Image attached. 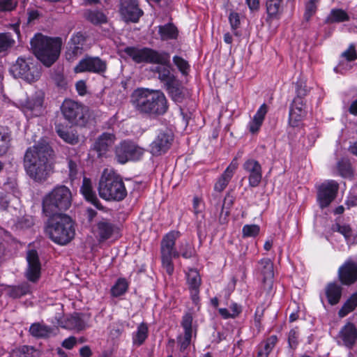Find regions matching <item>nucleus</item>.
<instances>
[{
	"instance_id": "4468645a",
	"label": "nucleus",
	"mask_w": 357,
	"mask_h": 357,
	"mask_svg": "<svg viewBox=\"0 0 357 357\" xmlns=\"http://www.w3.org/2000/svg\"><path fill=\"white\" fill-rule=\"evenodd\" d=\"M339 188L337 182L328 181L319 185L317 192V200L321 208L327 207L335 198Z\"/></svg>"
},
{
	"instance_id": "0e129e2a",
	"label": "nucleus",
	"mask_w": 357,
	"mask_h": 357,
	"mask_svg": "<svg viewBox=\"0 0 357 357\" xmlns=\"http://www.w3.org/2000/svg\"><path fill=\"white\" fill-rule=\"evenodd\" d=\"M296 91L297 94L296 97L303 98V97L306 96L307 93V89L306 88L305 83L302 80L297 82L296 84Z\"/></svg>"
},
{
	"instance_id": "f8f14e48",
	"label": "nucleus",
	"mask_w": 357,
	"mask_h": 357,
	"mask_svg": "<svg viewBox=\"0 0 357 357\" xmlns=\"http://www.w3.org/2000/svg\"><path fill=\"white\" fill-rule=\"evenodd\" d=\"M107 68L106 61L101 59L98 56H86L81 59L75 67L74 71L79 73H92L98 75L104 74Z\"/></svg>"
},
{
	"instance_id": "e2e57ef3",
	"label": "nucleus",
	"mask_w": 357,
	"mask_h": 357,
	"mask_svg": "<svg viewBox=\"0 0 357 357\" xmlns=\"http://www.w3.org/2000/svg\"><path fill=\"white\" fill-rule=\"evenodd\" d=\"M342 56L349 61H354L356 59L357 54L354 46L351 45L349 47L342 53Z\"/></svg>"
},
{
	"instance_id": "79ce46f5",
	"label": "nucleus",
	"mask_w": 357,
	"mask_h": 357,
	"mask_svg": "<svg viewBox=\"0 0 357 357\" xmlns=\"http://www.w3.org/2000/svg\"><path fill=\"white\" fill-rule=\"evenodd\" d=\"M331 230L334 232L336 231L342 234L347 243H354L351 239L352 229L349 225H341L339 223H335L332 225Z\"/></svg>"
},
{
	"instance_id": "f3484780",
	"label": "nucleus",
	"mask_w": 357,
	"mask_h": 357,
	"mask_svg": "<svg viewBox=\"0 0 357 357\" xmlns=\"http://www.w3.org/2000/svg\"><path fill=\"white\" fill-rule=\"evenodd\" d=\"M120 13L126 21L137 22L143 15L137 0H121Z\"/></svg>"
},
{
	"instance_id": "49530a36",
	"label": "nucleus",
	"mask_w": 357,
	"mask_h": 357,
	"mask_svg": "<svg viewBox=\"0 0 357 357\" xmlns=\"http://www.w3.org/2000/svg\"><path fill=\"white\" fill-rule=\"evenodd\" d=\"M349 19L347 13L342 9H335L331 13L328 20L330 22H340L348 21Z\"/></svg>"
},
{
	"instance_id": "423d86ee",
	"label": "nucleus",
	"mask_w": 357,
	"mask_h": 357,
	"mask_svg": "<svg viewBox=\"0 0 357 357\" xmlns=\"http://www.w3.org/2000/svg\"><path fill=\"white\" fill-rule=\"evenodd\" d=\"M100 197L106 201H122L127 190L121 176L113 169L103 170L98 184Z\"/></svg>"
},
{
	"instance_id": "6ab92c4d",
	"label": "nucleus",
	"mask_w": 357,
	"mask_h": 357,
	"mask_svg": "<svg viewBox=\"0 0 357 357\" xmlns=\"http://www.w3.org/2000/svg\"><path fill=\"white\" fill-rule=\"evenodd\" d=\"M22 107L26 116H39L43 114L44 111L43 98L38 94L32 96L22 102Z\"/></svg>"
},
{
	"instance_id": "39448f33",
	"label": "nucleus",
	"mask_w": 357,
	"mask_h": 357,
	"mask_svg": "<svg viewBox=\"0 0 357 357\" xmlns=\"http://www.w3.org/2000/svg\"><path fill=\"white\" fill-rule=\"evenodd\" d=\"M49 218L45 233L49 238L59 245H66L75 236V228L70 216L65 213L46 215Z\"/></svg>"
},
{
	"instance_id": "c756f323",
	"label": "nucleus",
	"mask_w": 357,
	"mask_h": 357,
	"mask_svg": "<svg viewBox=\"0 0 357 357\" xmlns=\"http://www.w3.org/2000/svg\"><path fill=\"white\" fill-rule=\"evenodd\" d=\"M169 64V62L166 65L156 66L152 70L158 74V79L165 84V86L176 79L175 76L170 72Z\"/></svg>"
},
{
	"instance_id": "4c0bfd02",
	"label": "nucleus",
	"mask_w": 357,
	"mask_h": 357,
	"mask_svg": "<svg viewBox=\"0 0 357 357\" xmlns=\"http://www.w3.org/2000/svg\"><path fill=\"white\" fill-rule=\"evenodd\" d=\"M30 333L36 337H47L53 332V330L39 323L33 324L29 328Z\"/></svg>"
},
{
	"instance_id": "774afa93",
	"label": "nucleus",
	"mask_w": 357,
	"mask_h": 357,
	"mask_svg": "<svg viewBox=\"0 0 357 357\" xmlns=\"http://www.w3.org/2000/svg\"><path fill=\"white\" fill-rule=\"evenodd\" d=\"M54 81L57 86L64 89L67 86V81L63 75L60 74H56L54 77Z\"/></svg>"
},
{
	"instance_id": "f257e3e1",
	"label": "nucleus",
	"mask_w": 357,
	"mask_h": 357,
	"mask_svg": "<svg viewBox=\"0 0 357 357\" xmlns=\"http://www.w3.org/2000/svg\"><path fill=\"white\" fill-rule=\"evenodd\" d=\"M54 151L44 140L27 149L24 157V167L27 175L38 183L47 179L53 172Z\"/></svg>"
},
{
	"instance_id": "09e8293b",
	"label": "nucleus",
	"mask_w": 357,
	"mask_h": 357,
	"mask_svg": "<svg viewBox=\"0 0 357 357\" xmlns=\"http://www.w3.org/2000/svg\"><path fill=\"white\" fill-rule=\"evenodd\" d=\"M14 43L15 40L12 38L10 33H0V52L8 50L12 47Z\"/></svg>"
},
{
	"instance_id": "7c9ffc66",
	"label": "nucleus",
	"mask_w": 357,
	"mask_h": 357,
	"mask_svg": "<svg viewBox=\"0 0 357 357\" xmlns=\"http://www.w3.org/2000/svg\"><path fill=\"white\" fill-rule=\"evenodd\" d=\"M278 342L276 335H271L259 345L257 357H268Z\"/></svg>"
},
{
	"instance_id": "13d9d810",
	"label": "nucleus",
	"mask_w": 357,
	"mask_h": 357,
	"mask_svg": "<svg viewBox=\"0 0 357 357\" xmlns=\"http://www.w3.org/2000/svg\"><path fill=\"white\" fill-rule=\"evenodd\" d=\"M305 116H303L301 114L296 113L294 111L290 110L289 112V123L291 127H298L299 126V123L301 121L302 119Z\"/></svg>"
},
{
	"instance_id": "a19ab883",
	"label": "nucleus",
	"mask_w": 357,
	"mask_h": 357,
	"mask_svg": "<svg viewBox=\"0 0 357 357\" xmlns=\"http://www.w3.org/2000/svg\"><path fill=\"white\" fill-rule=\"evenodd\" d=\"M128 288V283L125 278L117 280L114 285L111 289V294L114 297H118L124 294Z\"/></svg>"
},
{
	"instance_id": "a18cd8bd",
	"label": "nucleus",
	"mask_w": 357,
	"mask_h": 357,
	"mask_svg": "<svg viewBox=\"0 0 357 357\" xmlns=\"http://www.w3.org/2000/svg\"><path fill=\"white\" fill-rule=\"evenodd\" d=\"M338 171L340 175L345 178H351L354 172L351 165L348 160H341L337 164Z\"/></svg>"
},
{
	"instance_id": "20e7f679",
	"label": "nucleus",
	"mask_w": 357,
	"mask_h": 357,
	"mask_svg": "<svg viewBox=\"0 0 357 357\" xmlns=\"http://www.w3.org/2000/svg\"><path fill=\"white\" fill-rule=\"evenodd\" d=\"M31 48L36 56L47 67L51 66L60 55L62 40L37 33L31 40Z\"/></svg>"
},
{
	"instance_id": "9b49d317",
	"label": "nucleus",
	"mask_w": 357,
	"mask_h": 357,
	"mask_svg": "<svg viewBox=\"0 0 357 357\" xmlns=\"http://www.w3.org/2000/svg\"><path fill=\"white\" fill-rule=\"evenodd\" d=\"M143 153V149L130 141H123L115 148L116 158L121 164L139 160Z\"/></svg>"
},
{
	"instance_id": "4d7b16f0",
	"label": "nucleus",
	"mask_w": 357,
	"mask_h": 357,
	"mask_svg": "<svg viewBox=\"0 0 357 357\" xmlns=\"http://www.w3.org/2000/svg\"><path fill=\"white\" fill-rule=\"evenodd\" d=\"M123 331V324L122 323H116L112 325L109 334L112 339H118Z\"/></svg>"
},
{
	"instance_id": "c85d7f7f",
	"label": "nucleus",
	"mask_w": 357,
	"mask_h": 357,
	"mask_svg": "<svg viewBox=\"0 0 357 357\" xmlns=\"http://www.w3.org/2000/svg\"><path fill=\"white\" fill-rule=\"evenodd\" d=\"M267 111L268 109L266 105H261L257 113L255 114L252 120L249 123V130L252 133H255L259 130L264 121Z\"/></svg>"
},
{
	"instance_id": "b1692460",
	"label": "nucleus",
	"mask_w": 357,
	"mask_h": 357,
	"mask_svg": "<svg viewBox=\"0 0 357 357\" xmlns=\"http://www.w3.org/2000/svg\"><path fill=\"white\" fill-rule=\"evenodd\" d=\"M342 287L337 282H330L325 287V295L331 305H337L342 297Z\"/></svg>"
},
{
	"instance_id": "7ed1b4c3",
	"label": "nucleus",
	"mask_w": 357,
	"mask_h": 357,
	"mask_svg": "<svg viewBox=\"0 0 357 357\" xmlns=\"http://www.w3.org/2000/svg\"><path fill=\"white\" fill-rule=\"evenodd\" d=\"M179 236V231H171L167 233L161 241L160 253L162 266L169 275L173 274L174 270L172 258H178L181 255L185 259H189L193 257L195 253L194 248L188 241L181 243L179 246L180 252L176 250L175 243Z\"/></svg>"
},
{
	"instance_id": "4be33fe9",
	"label": "nucleus",
	"mask_w": 357,
	"mask_h": 357,
	"mask_svg": "<svg viewBox=\"0 0 357 357\" xmlns=\"http://www.w3.org/2000/svg\"><path fill=\"white\" fill-rule=\"evenodd\" d=\"M192 316L190 313L185 314L182 319L181 326L184 329L183 337H178V342L180 345V350L185 351L190 344L192 336Z\"/></svg>"
},
{
	"instance_id": "aec40b11",
	"label": "nucleus",
	"mask_w": 357,
	"mask_h": 357,
	"mask_svg": "<svg viewBox=\"0 0 357 357\" xmlns=\"http://www.w3.org/2000/svg\"><path fill=\"white\" fill-rule=\"evenodd\" d=\"M26 260L28 262L26 277L30 281L36 282L39 278L40 273V263L37 251L36 250H28Z\"/></svg>"
},
{
	"instance_id": "ea45409f",
	"label": "nucleus",
	"mask_w": 357,
	"mask_h": 357,
	"mask_svg": "<svg viewBox=\"0 0 357 357\" xmlns=\"http://www.w3.org/2000/svg\"><path fill=\"white\" fill-rule=\"evenodd\" d=\"M84 16L88 21L93 24H101L107 22L106 15L99 10H87Z\"/></svg>"
},
{
	"instance_id": "de8ad7c7",
	"label": "nucleus",
	"mask_w": 357,
	"mask_h": 357,
	"mask_svg": "<svg viewBox=\"0 0 357 357\" xmlns=\"http://www.w3.org/2000/svg\"><path fill=\"white\" fill-rule=\"evenodd\" d=\"M29 291V287L27 284H23L18 286H14L9 290V296L13 298H20Z\"/></svg>"
},
{
	"instance_id": "cd10ccee",
	"label": "nucleus",
	"mask_w": 357,
	"mask_h": 357,
	"mask_svg": "<svg viewBox=\"0 0 357 357\" xmlns=\"http://www.w3.org/2000/svg\"><path fill=\"white\" fill-rule=\"evenodd\" d=\"M168 93L175 102H181L184 99V88L177 79L166 86Z\"/></svg>"
},
{
	"instance_id": "69168bd1",
	"label": "nucleus",
	"mask_w": 357,
	"mask_h": 357,
	"mask_svg": "<svg viewBox=\"0 0 357 357\" xmlns=\"http://www.w3.org/2000/svg\"><path fill=\"white\" fill-rule=\"evenodd\" d=\"M18 225L22 229L30 228L33 225V220L31 217H23L19 220Z\"/></svg>"
},
{
	"instance_id": "680f3d73",
	"label": "nucleus",
	"mask_w": 357,
	"mask_h": 357,
	"mask_svg": "<svg viewBox=\"0 0 357 357\" xmlns=\"http://www.w3.org/2000/svg\"><path fill=\"white\" fill-rule=\"evenodd\" d=\"M265 308L263 306H258L255 314V325L260 329L261 326V319L264 317Z\"/></svg>"
},
{
	"instance_id": "bf43d9fd",
	"label": "nucleus",
	"mask_w": 357,
	"mask_h": 357,
	"mask_svg": "<svg viewBox=\"0 0 357 357\" xmlns=\"http://www.w3.org/2000/svg\"><path fill=\"white\" fill-rule=\"evenodd\" d=\"M298 333L296 329H291L288 335L289 347L294 349L298 345Z\"/></svg>"
},
{
	"instance_id": "a878e982",
	"label": "nucleus",
	"mask_w": 357,
	"mask_h": 357,
	"mask_svg": "<svg viewBox=\"0 0 357 357\" xmlns=\"http://www.w3.org/2000/svg\"><path fill=\"white\" fill-rule=\"evenodd\" d=\"M259 269L263 276L264 283L271 287L274 277L273 264L270 259H262L259 262Z\"/></svg>"
},
{
	"instance_id": "c03bdc74",
	"label": "nucleus",
	"mask_w": 357,
	"mask_h": 357,
	"mask_svg": "<svg viewBox=\"0 0 357 357\" xmlns=\"http://www.w3.org/2000/svg\"><path fill=\"white\" fill-rule=\"evenodd\" d=\"M84 48L73 45L70 43H68L65 56L68 61H74L79 56L82 54Z\"/></svg>"
},
{
	"instance_id": "bb28decb",
	"label": "nucleus",
	"mask_w": 357,
	"mask_h": 357,
	"mask_svg": "<svg viewBox=\"0 0 357 357\" xmlns=\"http://www.w3.org/2000/svg\"><path fill=\"white\" fill-rule=\"evenodd\" d=\"M86 326V320L83 314L75 313L67 318L63 327L68 329L82 331Z\"/></svg>"
},
{
	"instance_id": "a211bd4d",
	"label": "nucleus",
	"mask_w": 357,
	"mask_h": 357,
	"mask_svg": "<svg viewBox=\"0 0 357 357\" xmlns=\"http://www.w3.org/2000/svg\"><path fill=\"white\" fill-rule=\"evenodd\" d=\"M116 140L113 132H105L99 135L93 144L92 149L95 151L99 158L104 156L112 148Z\"/></svg>"
},
{
	"instance_id": "dca6fc26",
	"label": "nucleus",
	"mask_w": 357,
	"mask_h": 357,
	"mask_svg": "<svg viewBox=\"0 0 357 357\" xmlns=\"http://www.w3.org/2000/svg\"><path fill=\"white\" fill-rule=\"evenodd\" d=\"M338 344L352 349L357 341V328L354 323L348 321L344 325L337 335Z\"/></svg>"
},
{
	"instance_id": "052dcab7",
	"label": "nucleus",
	"mask_w": 357,
	"mask_h": 357,
	"mask_svg": "<svg viewBox=\"0 0 357 357\" xmlns=\"http://www.w3.org/2000/svg\"><path fill=\"white\" fill-rule=\"evenodd\" d=\"M317 11V6L312 5L311 3H306L305 7V13L303 18L306 22L310 21L312 16H313Z\"/></svg>"
},
{
	"instance_id": "0eeeda50",
	"label": "nucleus",
	"mask_w": 357,
	"mask_h": 357,
	"mask_svg": "<svg viewBox=\"0 0 357 357\" xmlns=\"http://www.w3.org/2000/svg\"><path fill=\"white\" fill-rule=\"evenodd\" d=\"M72 199V193L68 187L57 185L43 198V213L45 215L63 213L70 207Z\"/></svg>"
},
{
	"instance_id": "603ef678",
	"label": "nucleus",
	"mask_w": 357,
	"mask_h": 357,
	"mask_svg": "<svg viewBox=\"0 0 357 357\" xmlns=\"http://www.w3.org/2000/svg\"><path fill=\"white\" fill-rule=\"evenodd\" d=\"M260 228L257 225H246L243 226L242 232L243 237H255L259 233Z\"/></svg>"
},
{
	"instance_id": "3c124183",
	"label": "nucleus",
	"mask_w": 357,
	"mask_h": 357,
	"mask_svg": "<svg viewBox=\"0 0 357 357\" xmlns=\"http://www.w3.org/2000/svg\"><path fill=\"white\" fill-rule=\"evenodd\" d=\"M290 110L305 116L306 111L303 98L296 97L293 100Z\"/></svg>"
},
{
	"instance_id": "37998d69",
	"label": "nucleus",
	"mask_w": 357,
	"mask_h": 357,
	"mask_svg": "<svg viewBox=\"0 0 357 357\" xmlns=\"http://www.w3.org/2000/svg\"><path fill=\"white\" fill-rule=\"evenodd\" d=\"M187 282L189 289L199 288L201 284V277L196 269H190L187 274Z\"/></svg>"
},
{
	"instance_id": "864d4df0",
	"label": "nucleus",
	"mask_w": 357,
	"mask_h": 357,
	"mask_svg": "<svg viewBox=\"0 0 357 357\" xmlns=\"http://www.w3.org/2000/svg\"><path fill=\"white\" fill-rule=\"evenodd\" d=\"M173 62L183 74L185 75L188 73V70H189V64L187 61L181 56H174L173 57Z\"/></svg>"
},
{
	"instance_id": "6e6552de",
	"label": "nucleus",
	"mask_w": 357,
	"mask_h": 357,
	"mask_svg": "<svg viewBox=\"0 0 357 357\" xmlns=\"http://www.w3.org/2000/svg\"><path fill=\"white\" fill-rule=\"evenodd\" d=\"M123 52L137 63H149L166 65L169 62L170 59L168 53L158 52L148 47H127Z\"/></svg>"
},
{
	"instance_id": "412c9836",
	"label": "nucleus",
	"mask_w": 357,
	"mask_h": 357,
	"mask_svg": "<svg viewBox=\"0 0 357 357\" xmlns=\"http://www.w3.org/2000/svg\"><path fill=\"white\" fill-rule=\"evenodd\" d=\"M243 169L249 174V185L251 187L258 186L262 178L261 165L254 159H249L243 164Z\"/></svg>"
},
{
	"instance_id": "5701e85b",
	"label": "nucleus",
	"mask_w": 357,
	"mask_h": 357,
	"mask_svg": "<svg viewBox=\"0 0 357 357\" xmlns=\"http://www.w3.org/2000/svg\"><path fill=\"white\" fill-rule=\"evenodd\" d=\"M237 167L238 162L236 159L234 158L215 183L214 186L215 190L222 192L227 186Z\"/></svg>"
},
{
	"instance_id": "f03ea898",
	"label": "nucleus",
	"mask_w": 357,
	"mask_h": 357,
	"mask_svg": "<svg viewBox=\"0 0 357 357\" xmlns=\"http://www.w3.org/2000/svg\"><path fill=\"white\" fill-rule=\"evenodd\" d=\"M130 102L139 114L151 118L163 116L169 109L167 98L161 90L137 88L131 93Z\"/></svg>"
},
{
	"instance_id": "1a4fd4ad",
	"label": "nucleus",
	"mask_w": 357,
	"mask_h": 357,
	"mask_svg": "<svg viewBox=\"0 0 357 357\" xmlns=\"http://www.w3.org/2000/svg\"><path fill=\"white\" fill-rule=\"evenodd\" d=\"M61 113L69 123L83 126L86 123V107L77 101L66 98L60 107Z\"/></svg>"
},
{
	"instance_id": "2eb2a0df",
	"label": "nucleus",
	"mask_w": 357,
	"mask_h": 357,
	"mask_svg": "<svg viewBox=\"0 0 357 357\" xmlns=\"http://www.w3.org/2000/svg\"><path fill=\"white\" fill-rule=\"evenodd\" d=\"M337 278L343 285L354 284L357 281V263L351 258L347 259L339 267Z\"/></svg>"
},
{
	"instance_id": "c9c22d12",
	"label": "nucleus",
	"mask_w": 357,
	"mask_h": 357,
	"mask_svg": "<svg viewBox=\"0 0 357 357\" xmlns=\"http://www.w3.org/2000/svg\"><path fill=\"white\" fill-rule=\"evenodd\" d=\"M266 7L268 17L276 18L282 13V0H267Z\"/></svg>"
},
{
	"instance_id": "8fccbe9b",
	"label": "nucleus",
	"mask_w": 357,
	"mask_h": 357,
	"mask_svg": "<svg viewBox=\"0 0 357 357\" xmlns=\"http://www.w3.org/2000/svg\"><path fill=\"white\" fill-rule=\"evenodd\" d=\"M20 357H39L40 352L33 347L24 345L18 349Z\"/></svg>"
},
{
	"instance_id": "473e14b6",
	"label": "nucleus",
	"mask_w": 357,
	"mask_h": 357,
	"mask_svg": "<svg viewBox=\"0 0 357 357\" xmlns=\"http://www.w3.org/2000/svg\"><path fill=\"white\" fill-rule=\"evenodd\" d=\"M149 328L146 323L142 322L137 326V331L132 334V343L135 346H141L147 339Z\"/></svg>"
},
{
	"instance_id": "f704fd0d",
	"label": "nucleus",
	"mask_w": 357,
	"mask_h": 357,
	"mask_svg": "<svg viewBox=\"0 0 357 357\" xmlns=\"http://www.w3.org/2000/svg\"><path fill=\"white\" fill-rule=\"evenodd\" d=\"M357 307V291L352 294L349 298L344 302L342 307L338 311V316L340 318L346 317L348 314L353 312Z\"/></svg>"
},
{
	"instance_id": "72a5a7b5",
	"label": "nucleus",
	"mask_w": 357,
	"mask_h": 357,
	"mask_svg": "<svg viewBox=\"0 0 357 357\" xmlns=\"http://www.w3.org/2000/svg\"><path fill=\"white\" fill-rule=\"evenodd\" d=\"M158 33L162 40L176 39L178 36L177 28L172 23L158 26Z\"/></svg>"
},
{
	"instance_id": "6e6d98bb",
	"label": "nucleus",
	"mask_w": 357,
	"mask_h": 357,
	"mask_svg": "<svg viewBox=\"0 0 357 357\" xmlns=\"http://www.w3.org/2000/svg\"><path fill=\"white\" fill-rule=\"evenodd\" d=\"M16 0H0V12H10L16 8Z\"/></svg>"
},
{
	"instance_id": "5fc2aeb1",
	"label": "nucleus",
	"mask_w": 357,
	"mask_h": 357,
	"mask_svg": "<svg viewBox=\"0 0 357 357\" xmlns=\"http://www.w3.org/2000/svg\"><path fill=\"white\" fill-rule=\"evenodd\" d=\"M86 41V36L82 32L74 33L70 38L68 43L71 45L78 46L79 47L84 48V45Z\"/></svg>"
},
{
	"instance_id": "9d476101",
	"label": "nucleus",
	"mask_w": 357,
	"mask_h": 357,
	"mask_svg": "<svg viewBox=\"0 0 357 357\" xmlns=\"http://www.w3.org/2000/svg\"><path fill=\"white\" fill-rule=\"evenodd\" d=\"M10 73L15 77L22 78L27 82H33L40 76L39 68L30 59L18 58L10 68Z\"/></svg>"
},
{
	"instance_id": "2f4dec72",
	"label": "nucleus",
	"mask_w": 357,
	"mask_h": 357,
	"mask_svg": "<svg viewBox=\"0 0 357 357\" xmlns=\"http://www.w3.org/2000/svg\"><path fill=\"white\" fill-rule=\"evenodd\" d=\"M98 234L102 241L109 238L116 227L110 222L103 220L98 223Z\"/></svg>"
},
{
	"instance_id": "393cba45",
	"label": "nucleus",
	"mask_w": 357,
	"mask_h": 357,
	"mask_svg": "<svg viewBox=\"0 0 357 357\" xmlns=\"http://www.w3.org/2000/svg\"><path fill=\"white\" fill-rule=\"evenodd\" d=\"M80 191L86 200L97 208L100 207V203L97 197L96 192L93 190L91 179L86 177L83 178Z\"/></svg>"
},
{
	"instance_id": "338daca9",
	"label": "nucleus",
	"mask_w": 357,
	"mask_h": 357,
	"mask_svg": "<svg viewBox=\"0 0 357 357\" xmlns=\"http://www.w3.org/2000/svg\"><path fill=\"white\" fill-rule=\"evenodd\" d=\"M231 26L233 29H236L240 24V18L237 13H231L229 17Z\"/></svg>"
},
{
	"instance_id": "ddd939ff",
	"label": "nucleus",
	"mask_w": 357,
	"mask_h": 357,
	"mask_svg": "<svg viewBox=\"0 0 357 357\" xmlns=\"http://www.w3.org/2000/svg\"><path fill=\"white\" fill-rule=\"evenodd\" d=\"M174 135L167 130H160L150 144V152L153 155L158 156L166 153L172 144Z\"/></svg>"
},
{
	"instance_id": "e433bc0d",
	"label": "nucleus",
	"mask_w": 357,
	"mask_h": 357,
	"mask_svg": "<svg viewBox=\"0 0 357 357\" xmlns=\"http://www.w3.org/2000/svg\"><path fill=\"white\" fill-rule=\"evenodd\" d=\"M10 134L7 128L0 126V157L6 155L10 146Z\"/></svg>"
},
{
	"instance_id": "58836bf2",
	"label": "nucleus",
	"mask_w": 357,
	"mask_h": 357,
	"mask_svg": "<svg viewBox=\"0 0 357 357\" xmlns=\"http://www.w3.org/2000/svg\"><path fill=\"white\" fill-rule=\"evenodd\" d=\"M55 129L58 135L66 142L75 144L78 142V137L62 125L56 124Z\"/></svg>"
}]
</instances>
